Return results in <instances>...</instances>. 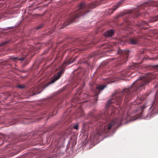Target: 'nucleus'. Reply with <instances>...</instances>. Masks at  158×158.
Segmentation results:
<instances>
[{"instance_id": "1", "label": "nucleus", "mask_w": 158, "mask_h": 158, "mask_svg": "<svg viewBox=\"0 0 158 158\" xmlns=\"http://www.w3.org/2000/svg\"><path fill=\"white\" fill-rule=\"evenodd\" d=\"M152 78L150 75L140 77L139 79L134 82L131 86L123 89L119 93L114 95L113 98L108 101L106 105L107 106L113 103L117 105L120 104L123 97H124L125 102H128L131 98L137 94L139 91L145 89V86L151 81Z\"/></svg>"}, {"instance_id": "2", "label": "nucleus", "mask_w": 158, "mask_h": 158, "mask_svg": "<svg viewBox=\"0 0 158 158\" xmlns=\"http://www.w3.org/2000/svg\"><path fill=\"white\" fill-rule=\"evenodd\" d=\"M122 120L120 118L113 119L107 124H102L103 122L99 121L98 123V127L95 133L91 135V136L94 138V139H97L98 137L102 135L103 133H106L108 132L111 127L116 125L118 127L121 123Z\"/></svg>"}, {"instance_id": "3", "label": "nucleus", "mask_w": 158, "mask_h": 158, "mask_svg": "<svg viewBox=\"0 0 158 158\" xmlns=\"http://www.w3.org/2000/svg\"><path fill=\"white\" fill-rule=\"evenodd\" d=\"M73 62V60L72 59H70L68 61L66 60L64 61L61 67L60 70L55 75L53 78L49 82V84L53 83L56 81L60 77L62 74L65 71L64 68L66 66L71 64Z\"/></svg>"}, {"instance_id": "4", "label": "nucleus", "mask_w": 158, "mask_h": 158, "mask_svg": "<svg viewBox=\"0 0 158 158\" xmlns=\"http://www.w3.org/2000/svg\"><path fill=\"white\" fill-rule=\"evenodd\" d=\"M147 106V105L146 104L143 106L139 107L136 111L131 114L130 118L131 120L133 121L141 117L143 115V110Z\"/></svg>"}, {"instance_id": "5", "label": "nucleus", "mask_w": 158, "mask_h": 158, "mask_svg": "<svg viewBox=\"0 0 158 158\" xmlns=\"http://www.w3.org/2000/svg\"><path fill=\"white\" fill-rule=\"evenodd\" d=\"M129 52L127 50H122L119 49L118 50L117 53L120 54V58L118 60L119 64H122L126 62L128 56Z\"/></svg>"}, {"instance_id": "6", "label": "nucleus", "mask_w": 158, "mask_h": 158, "mask_svg": "<svg viewBox=\"0 0 158 158\" xmlns=\"http://www.w3.org/2000/svg\"><path fill=\"white\" fill-rule=\"evenodd\" d=\"M150 110H152L151 111L152 114L156 112L158 110V95L157 94L155 95V99L150 108Z\"/></svg>"}, {"instance_id": "7", "label": "nucleus", "mask_w": 158, "mask_h": 158, "mask_svg": "<svg viewBox=\"0 0 158 158\" xmlns=\"http://www.w3.org/2000/svg\"><path fill=\"white\" fill-rule=\"evenodd\" d=\"M125 15H126V16L124 19V22L126 24L125 25H128L130 23V22L129 20V18L128 14L125 13H121L116 16L115 18V19H118L124 16Z\"/></svg>"}, {"instance_id": "8", "label": "nucleus", "mask_w": 158, "mask_h": 158, "mask_svg": "<svg viewBox=\"0 0 158 158\" xmlns=\"http://www.w3.org/2000/svg\"><path fill=\"white\" fill-rule=\"evenodd\" d=\"M118 109L115 108H113L112 110L111 111L110 113V114H109V110H106L104 114V115L106 117V120H108V117L110 115L111 116H113L114 115V113L116 110Z\"/></svg>"}, {"instance_id": "9", "label": "nucleus", "mask_w": 158, "mask_h": 158, "mask_svg": "<svg viewBox=\"0 0 158 158\" xmlns=\"http://www.w3.org/2000/svg\"><path fill=\"white\" fill-rule=\"evenodd\" d=\"M153 2L152 1H148L142 4L139 7L140 9H144L148 6L153 5Z\"/></svg>"}, {"instance_id": "10", "label": "nucleus", "mask_w": 158, "mask_h": 158, "mask_svg": "<svg viewBox=\"0 0 158 158\" xmlns=\"http://www.w3.org/2000/svg\"><path fill=\"white\" fill-rule=\"evenodd\" d=\"M122 2V1L120 2L116 5L115 6H114L113 8L109 9L108 11V14L109 15L112 14L113 12L118 8L121 5Z\"/></svg>"}, {"instance_id": "11", "label": "nucleus", "mask_w": 158, "mask_h": 158, "mask_svg": "<svg viewBox=\"0 0 158 158\" xmlns=\"http://www.w3.org/2000/svg\"><path fill=\"white\" fill-rule=\"evenodd\" d=\"M43 85H39L37 87H35L33 89H31L30 91V92H33L32 95H34L40 93V91L37 92V89H41V88H43Z\"/></svg>"}, {"instance_id": "12", "label": "nucleus", "mask_w": 158, "mask_h": 158, "mask_svg": "<svg viewBox=\"0 0 158 158\" xmlns=\"http://www.w3.org/2000/svg\"><path fill=\"white\" fill-rule=\"evenodd\" d=\"M147 95L144 94L138 97L136 100V103L137 104H139L146 97Z\"/></svg>"}, {"instance_id": "13", "label": "nucleus", "mask_w": 158, "mask_h": 158, "mask_svg": "<svg viewBox=\"0 0 158 158\" xmlns=\"http://www.w3.org/2000/svg\"><path fill=\"white\" fill-rule=\"evenodd\" d=\"M147 25L148 23L142 21L139 24H137L136 26L139 27V29L142 30L147 28L145 26Z\"/></svg>"}, {"instance_id": "14", "label": "nucleus", "mask_w": 158, "mask_h": 158, "mask_svg": "<svg viewBox=\"0 0 158 158\" xmlns=\"http://www.w3.org/2000/svg\"><path fill=\"white\" fill-rule=\"evenodd\" d=\"M140 38V36L134 37L130 39L129 40L130 43L135 44L138 43L139 41V39Z\"/></svg>"}, {"instance_id": "15", "label": "nucleus", "mask_w": 158, "mask_h": 158, "mask_svg": "<svg viewBox=\"0 0 158 158\" xmlns=\"http://www.w3.org/2000/svg\"><path fill=\"white\" fill-rule=\"evenodd\" d=\"M114 30H111L104 33L103 35L104 36H106V37H110L114 35Z\"/></svg>"}, {"instance_id": "16", "label": "nucleus", "mask_w": 158, "mask_h": 158, "mask_svg": "<svg viewBox=\"0 0 158 158\" xmlns=\"http://www.w3.org/2000/svg\"><path fill=\"white\" fill-rule=\"evenodd\" d=\"M105 87V86L102 85L97 87L94 91L97 94V95H98L101 91L103 90Z\"/></svg>"}, {"instance_id": "17", "label": "nucleus", "mask_w": 158, "mask_h": 158, "mask_svg": "<svg viewBox=\"0 0 158 158\" xmlns=\"http://www.w3.org/2000/svg\"><path fill=\"white\" fill-rule=\"evenodd\" d=\"M140 67L139 66V64H134L133 65L130 66V69H134L135 70L136 69H140Z\"/></svg>"}, {"instance_id": "18", "label": "nucleus", "mask_w": 158, "mask_h": 158, "mask_svg": "<svg viewBox=\"0 0 158 158\" xmlns=\"http://www.w3.org/2000/svg\"><path fill=\"white\" fill-rule=\"evenodd\" d=\"M135 16V17H137L139 15L140 13L139 10L136 9L133 12Z\"/></svg>"}, {"instance_id": "19", "label": "nucleus", "mask_w": 158, "mask_h": 158, "mask_svg": "<svg viewBox=\"0 0 158 158\" xmlns=\"http://www.w3.org/2000/svg\"><path fill=\"white\" fill-rule=\"evenodd\" d=\"M158 20V15L153 17L151 20L149 21V22H152Z\"/></svg>"}, {"instance_id": "20", "label": "nucleus", "mask_w": 158, "mask_h": 158, "mask_svg": "<svg viewBox=\"0 0 158 158\" xmlns=\"http://www.w3.org/2000/svg\"><path fill=\"white\" fill-rule=\"evenodd\" d=\"M12 59L14 61L16 60H19L22 61L24 60V58L22 57L21 58H19V57H13L12 58Z\"/></svg>"}, {"instance_id": "21", "label": "nucleus", "mask_w": 158, "mask_h": 158, "mask_svg": "<svg viewBox=\"0 0 158 158\" xmlns=\"http://www.w3.org/2000/svg\"><path fill=\"white\" fill-rule=\"evenodd\" d=\"M9 42V41L8 40L5 41L0 44V46H4L8 44Z\"/></svg>"}, {"instance_id": "22", "label": "nucleus", "mask_w": 158, "mask_h": 158, "mask_svg": "<svg viewBox=\"0 0 158 158\" xmlns=\"http://www.w3.org/2000/svg\"><path fill=\"white\" fill-rule=\"evenodd\" d=\"M17 87L19 88H20L21 89H23L25 88V86L23 85H19Z\"/></svg>"}, {"instance_id": "23", "label": "nucleus", "mask_w": 158, "mask_h": 158, "mask_svg": "<svg viewBox=\"0 0 158 158\" xmlns=\"http://www.w3.org/2000/svg\"><path fill=\"white\" fill-rule=\"evenodd\" d=\"M44 26V25L43 24H40V26H38L37 27H36V29L37 30H39V29H40V28L43 27Z\"/></svg>"}, {"instance_id": "24", "label": "nucleus", "mask_w": 158, "mask_h": 158, "mask_svg": "<svg viewBox=\"0 0 158 158\" xmlns=\"http://www.w3.org/2000/svg\"><path fill=\"white\" fill-rule=\"evenodd\" d=\"M23 55H26V56H27V55H25L24 54L25 53H27V52H28V49L27 48H26V49H25L24 50H23Z\"/></svg>"}, {"instance_id": "25", "label": "nucleus", "mask_w": 158, "mask_h": 158, "mask_svg": "<svg viewBox=\"0 0 158 158\" xmlns=\"http://www.w3.org/2000/svg\"><path fill=\"white\" fill-rule=\"evenodd\" d=\"M73 128L76 130H77L78 129V124L75 125L73 127Z\"/></svg>"}, {"instance_id": "26", "label": "nucleus", "mask_w": 158, "mask_h": 158, "mask_svg": "<svg viewBox=\"0 0 158 158\" xmlns=\"http://www.w3.org/2000/svg\"><path fill=\"white\" fill-rule=\"evenodd\" d=\"M89 116H91L92 117H93L94 116V114H93V111L90 112L89 114Z\"/></svg>"}, {"instance_id": "27", "label": "nucleus", "mask_w": 158, "mask_h": 158, "mask_svg": "<svg viewBox=\"0 0 158 158\" xmlns=\"http://www.w3.org/2000/svg\"><path fill=\"white\" fill-rule=\"evenodd\" d=\"M102 118V117H98V116H96L95 117V118L96 120H98L100 118Z\"/></svg>"}, {"instance_id": "28", "label": "nucleus", "mask_w": 158, "mask_h": 158, "mask_svg": "<svg viewBox=\"0 0 158 158\" xmlns=\"http://www.w3.org/2000/svg\"><path fill=\"white\" fill-rule=\"evenodd\" d=\"M155 67H156V68L158 69V65H156V66H155Z\"/></svg>"}, {"instance_id": "29", "label": "nucleus", "mask_w": 158, "mask_h": 158, "mask_svg": "<svg viewBox=\"0 0 158 158\" xmlns=\"http://www.w3.org/2000/svg\"><path fill=\"white\" fill-rule=\"evenodd\" d=\"M64 27H62L61 28H63Z\"/></svg>"}, {"instance_id": "30", "label": "nucleus", "mask_w": 158, "mask_h": 158, "mask_svg": "<svg viewBox=\"0 0 158 158\" xmlns=\"http://www.w3.org/2000/svg\"><path fill=\"white\" fill-rule=\"evenodd\" d=\"M68 130H67L66 131V132H67V131Z\"/></svg>"}]
</instances>
